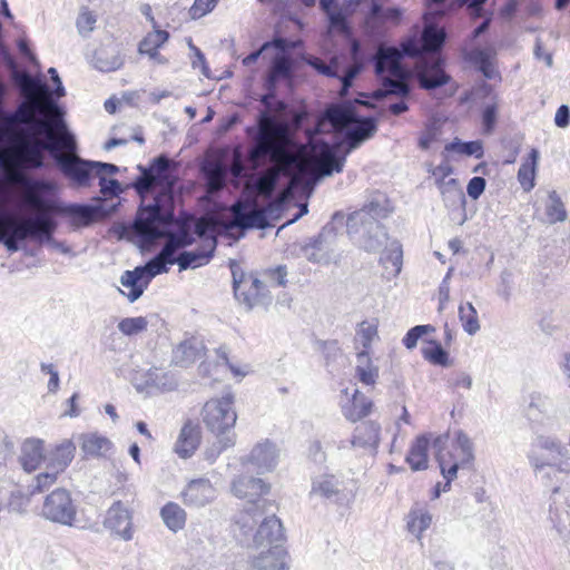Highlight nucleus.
I'll return each instance as SVG.
<instances>
[{"label":"nucleus","instance_id":"f257e3e1","mask_svg":"<svg viewBox=\"0 0 570 570\" xmlns=\"http://www.w3.org/2000/svg\"><path fill=\"white\" fill-rule=\"evenodd\" d=\"M267 91L259 100L264 109L257 115L255 125L246 130L252 140L248 157L256 166L265 159L274 161L296 185L313 188L321 178L341 173L346 156L376 131V121L371 117H358L351 104L331 106L325 116L344 132L342 145L346 150L340 155L337 147L313 137L308 140L307 155L306 145L293 137L286 117L287 104L275 100V89Z\"/></svg>","mask_w":570,"mask_h":570},{"label":"nucleus","instance_id":"f03ea898","mask_svg":"<svg viewBox=\"0 0 570 570\" xmlns=\"http://www.w3.org/2000/svg\"><path fill=\"white\" fill-rule=\"evenodd\" d=\"M428 12L424 14L425 26L421 38L410 37L401 43V48L380 45L373 57L375 72L382 81L377 97L394 95L407 97L411 91L409 80L411 71L402 63L404 57L417 58L415 71L421 88L432 90L450 81L443 70V59L436 55L445 41V32L434 21L446 14L445 0H426Z\"/></svg>","mask_w":570,"mask_h":570},{"label":"nucleus","instance_id":"7ed1b4c3","mask_svg":"<svg viewBox=\"0 0 570 570\" xmlns=\"http://www.w3.org/2000/svg\"><path fill=\"white\" fill-rule=\"evenodd\" d=\"M140 176L134 183V188L141 196L154 194L151 204L138 209L130 233L142 245H148L165 236L170 237L180 248L193 244L194 237L186 228L169 233L174 224V185L175 179L169 174V160L159 156L150 166H138Z\"/></svg>","mask_w":570,"mask_h":570},{"label":"nucleus","instance_id":"20e7f679","mask_svg":"<svg viewBox=\"0 0 570 570\" xmlns=\"http://www.w3.org/2000/svg\"><path fill=\"white\" fill-rule=\"evenodd\" d=\"M17 83L27 96L14 111L3 112L1 119L8 125H24L32 128L31 132L39 131L38 121L49 120L52 125L63 119V112L55 100H43L41 94L48 92L47 85L39 78L23 71L16 77Z\"/></svg>","mask_w":570,"mask_h":570},{"label":"nucleus","instance_id":"39448f33","mask_svg":"<svg viewBox=\"0 0 570 570\" xmlns=\"http://www.w3.org/2000/svg\"><path fill=\"white\" fill-rule=\"evenodd\" d=\"M389 213V204L383 195L373 197L361 209L351 213L346 220L351 240L366 252H379L387 240V233L380 220Z\"/></svg>","mask_w":570,"mask_h":570},{"label":"nucleus","instance_id":"423d86ee","mask_svg":"<svg viewBox=\"0 0 570 570\" xmlns=\"http://www.w3.org/2000/svg\"><path fill=\"white\" fill-rule=\"evenodd\" d=\"M264 508L245 509L236 520L237 537L250 548L267 549L284 540L283 525L274 514L264 515Z\"/></svg>","mask_w":570,"mask_h":570},{"label":"nucleus","instance_id":"0eeeda50","mask_svg":"<svg viewBox=\"0 0 570 570\" xmlns=\"http://www.w3.org/2000/svg\"><path fill=\"white\" fill-rule=\"evenodd\" d=\"M449 434H439L432 440V448L439 462L441 473L445 479L443 491H449L451 482L456 478L458 470L469 469L472 466L474 455V444L470 436L459 430L454 432V439L451 449L446 450Z\"/></svg>","mask_w":570,"mask_h":570},{"label":"nucleus","instance_id":"6e6552de","mask_svg":"<svg viewBox=\"0 0 570 570\" xmlns=\"http://www.w3.org/2000/svg\"><path fill=\"white\" fill-rule=\"evenodd\" d=\"M56 128L60 131L62 153L57 157V166L60 171L76 186L89 185L95 174V161L82 159L77 153V140L68 129L63 119L56 121Z\"/></svg>","mask_w":570,"mask_h":570},{"label":"nucleus","instance_id":"1a4fd4ad","mask_svg":"<svg viewBox=\"0 0 570 570\" xmlns=\"http://www.w3.org/2000/svg\"><path fill=\"white\" fill-rule=\"evenodd\" d=\"M27 202L48 212L47 214L49 215L56 214L68 218L69 225L73 229L89 226L98 216L97 208L87 204H66L48 200L33 194L27 196Z\"/></svg>","mask_w":570,"mask_h":570},{"label":"nucleus","instance_id":"9d476101","mask_svg":"<svg viewBox=\"0 0 570 570\" xmlns=\"http://www.w3.org/2000/svg\"><path fill=\"white\" fill-rule=\"evenodd\" d=\"M203 422L216 436L235 435L232 432L237 414L234 410V396L230 393L207 401L202 411Z\"/></svg>","mask_w":570,"mask_h":570},{"label":"nucleus","instance_id":"9b49d317","mask_svg":"<svg viewBox=\"0 0 570 570\" xmlns=\"http://www.w3.org/2000/svg\"><path fill=\"white\" fill-rule=\"evenodd\" d=\"M534 476L541 484L551 492L552 500L558 495L570 497V458L566 460H557L551 463H542L538 458L533 456Z\"/></svg>","mask_w":570,"mask_h":570},{"label":"nucleus","instance_id":"f8f14e48","mask_svg":"<svg viewBox=\"0 0 570 570\" xmlns=\"http://www.w3.org/2000/svg\"><path fill=\"white\" fill-rule=\"evenodd\" d=\"M287 199V195L279 196L268 203L264 208H250L237 203L233 206L230 227L245 230L249 228L264 229L268 226L269 218L278 217Z\"/></svg>","mask_w":570,"mask_h":570},{"label":"nucleus","instance_id":"ddd939ff","mask_svg":"<svg viewBox=\"0 0 570 570\" xmlns=\"http://www.w3.org/2000/svg\"><path fill=\"white\" fill-rule=\"evenodd\" d=\"M41 514L45 519L72 527L77 518V507L66 489H56L45 499Z\"/></svg>","mask_w":570,"mask_h":570},{"label":"nucleus","instance_id":"4468645a","mask_svg":"<svg viewBox=\"0 0 570 570\" xmlns=\"http://www.w3.org/2000/svg\"><path fill=\"white\" fill-rule=\"evenodd\" d=\"M57 227L58 223L52 215L41 214L23 220V232L20 236L22 242L31 239L38 243H48L62 254H69L71 252L69 246L53 239Z\"/></svg>","mask_w":570,"mask_h":570},{"label":"nucleus","instance_id":"2eb2a0df","mask_svg":"<svg viewBox=\"0 0 570 570\" xmlns=\"http://www.w3.org/2000/svg\"><path fill=\"white\" fill-rule=\"evenodd\" d=\"M132 383L138 392L146 394L169 392L175 390L178 384L170 371L160 367H150L139 376H135Z\"/></svg>","mask_w":570,"mask_h":570},{"label":"nucleus","instance_id":"dca6fc26","mask_svg":"<svg viewBox=\"0 0 570 570\" xmlns=\"http://www.w3.org/2000/svg\"><path fill=\"white\" fill-rule=\"evenodd\" d=\"M568 449L558 438L540 434L531 442L527 458L531 469L534 470L532 455L538 458L542 463H551L558 459L568 456Z\"/></svg>","mask_w":570,"mask_h":570},{"label":"nucleus","instance_id":"f3484780","mask_svg":"<svg viewBox=\"0 0 570 570\" xmlns=\"http://www.w3.org/2000/svg\"><path fill=\"white\" fill-rule=\"evenodd\" d=\"M230 490L235 497L248 500L247 509L255 510L265 507L266 501L261 497L268 493L269 485L259 478L238 475L233 480Z\"/></svg>","mask_w":570,"mask_h":570},{"label":"nucleus","instance_id":"a211bd4d","mask_svg":"<svg viewBox=\"0 0 570 570\" xmlns=\"http://www.w3.org/2000/svg\"><path fill=\"white\" fill-rule=\"evenodd\" d=\"M183 503L188 508L199 509L214 502L217 490L206 478L190 480L180 493Z\"/></svg>","mask_w":570,"mask_h":570},{"label":"nucleus","instance_id":"6ab92c4d","mask_svg":"<svg viewBox=\"0 0 570 570\" xmlns=\"http://www.w3.org/2000/svg\"><path fill=\"white\" fill-rule=\"evenodd\" d=\"M279 458V451L275 443L269 440H263L256 443L248 456L242 459V464H252L257 473H265L273 471Z\"/></svg>","mask_w":570,"mask_h":570},{"label":"nucleus","instance_id":"aec40b11","mask_svg":"<svg viewBox=\"0 0 570 570\" xmlns=\"http://www.w3.org/2000/svg\"><path fill=\"white\" fill-rule=\"evenodd\" d=\"M104 525L128 541L132 538V512L121 501H116L107 511Z\"/></svg>","mask_w":570,"mask_h":570},{"label":"nucleus","instance_id":"412c9836","mask_svg":"<svg viewBox=\"0 0 570 570\" xmlns=\"http://www.w3.org/2000/svg\"><path fill=\"white\" fill-rule=\"evenodd\" d=\"M334 237V228L324 227L315 239L303 247L304 257L311 263L330 264L333 259L330 245Z\"/></svg>","mask_w":570,"mask_h":570},{"label":"nucleus","instance_id":"4be33fe9","mask_svg":"<svg viewBox=\"0 0 570 570\" xmlns=\"http://www.w3.org/2000/svg\"><path fill=\"white\" fill-rule=\"evenodd\" d=\"M311 497H318L333 502H340L344 495V482L335 474L323 473L312 481Z\"/></svg>","mask_w":570,"mask_h":570},{"label":"nucleus","instance_id":"5701e85b","mask_svg":"<svg viewBox=\"0 0 570 570\" xmlns=\"http://www.w3.org/2000/svg\"><path fill=\"white\" fill-rule=\"evenodd\" d=\"M264 287V283L252 275H243L240 279H237L234 275L235 297L248 308L263 302L262 291Z\"/></svg>","mask_w":570,"mask_h":570},{"label":"nucleus","instance_id":"b1692460","mask_svg":"<svg viewBox=\"0 0 570 570\" xmlns=\"http://www.w3.org/2000/svg\"><path fill=\"white\" fill-rule=\"evenodd\" d=\"M200 428L197 423L188 420L179 431L174 445L175 453L181 459L194 455L200 443Z\"/></svg>","mask_w":570,"mask_h":570},{"label":"nucleus","instance_id":"393cba45","mask_svg":"<svg viewBox=\"0 0 570 570\" xmlns=\"http://www.w3.org/2000/svg\"><path fill=\"white\" fill-rule=\"evenodd\" d=\"M381 426L376 422L365 421L358 424L352 440L351 446L375 451L380 443Z\"/></svg>","mask_w":570,"mask_h":570},{"label":"nucleus","instance_id":"a878e982","mask_svg":"<svg viewBox=\"0 0 570 570\" xmlns=\"http://www.w3.org/2000/svg\"><path fill=\"white\" fill-rule=\"evenodd\" d=\"M92 65L102 72H111L118 70L124 65V57L119 47L115 43L101 46L98 48L92 58Z\"/></svg>","mask_w":570,"mask_h":570},{"label":"nucleus","instance_id":"bb28decb","mask_svg":"<svg viewBox=\"0 0 570 570\" xmlns=\"http://www.w3.org/2000/svg\"><path fill=\"white\" fill-rule=\"evenodd\" d=\"M433 517L425 504L415 503L405 517L406 530L417 540L431 527Z\"/></svg>","mask_w":570,"mask_h":570},{"label":"nucleus","instance_id":"cd10ccee","mask_svg":"<svg viewBox=\"0 0 570 570\" xmlns=\"http://www.w3.org/2000/svg\"><path fill=\"white\" fill-rule=\"evenodd\" d=\"M286 551L282 544H275L262 551L252 561L255 570H287Z\"/></svg>","mask_w":570,"mask_h":570},{"label":"nucleus","instance_id":"c85d7f7f","mask_svg":"<svg viewBox=\"0 0 570 570\" xmlns=\"http://www.w3.org/2000/svg\"><path fill=\"white\" fill-rule=\"evenodd\" d=\"M120 284L128 289V292H120L127 296L131 303L136 302L149 285L142 268L139 266L135 267L132 271H125L120 277Z\"/></svg>","mask_w":570,"mask_h":570},{"label":"nucleus","instance_id":"c756f323","mask_svg":"<svg viewBox=\"0 0 570 570\" xmlns=\"http://www.w3.org/2000/svg\"><path fill=\"white\" fill-rule=\"evenodd\" d=\"M204 352V344L196 337L187 338L179 343L173 351V362L181 367L193 364L200 358Z\"/></svg>","mask_w":570,"mask_h":570},{"label":"nucleus","instance_id":"7c9ffc66","mask_svg":"<svg viewBox=\"0 0 570 570\" xmlns=\"http://www.w3.org/2000/svg\"><path fill=\"white\" fill-rule=\"evenodd\" d=\"M431 434L419 435L412 443L406 455V462L411 470L423 471L429 466V448L431 443Z\"/></svg>","mask_w":570,"mask_h":570},{"label":"nucleus","instance_id":"2f4dec72","mask_svg":"<svg viewBox=\"0 0 570 570\" xmlns=\"http://www.w3.org/2000/svg\"><path fill=\"white\" fill-rule=\"evenodd\" d=\"M46 459L41 440L28 439L22 443L20 463L24 471L32 472L37 470Z\"/></svg>","mask_w":570,"mask_h":570},{"label":"nucleus","instance_id":"473e14b6","mask_svg":"<svg viewBox=\"0 0 570 570\" xmlns=\"http://www.w3.org/2000/svg\"><path fill=\"white\" fill-rule=\"evenodd\" d=\"M494 51L492 49L475 48L465 53V58L472 62L487 79H500L494 66Z\"/></svg>","mask_w":570,"mask_h":570},{"label":"nucleus","instance_id":"72a5a7b5","mask_svg":"<svg viewBox=\"0 0 570 570\" xmlns=\"http://www.w3.org/2000/svg\"><path fill=\"white\" fill-rule=\"evenodd\" d=\"M216 248V240L214 238L207 239L203 250H185L177 256V264L180 271L187 268H196L206 263L213 256Z\"/></svg>","mask_w":570,"mask_h":570},{"label":"nucleus","instance_id":"f704fd0d","mask_svg":"<svg viewBox=\"0 0 570 570\" xmlns=\"http://www.w3.org/2000/svg\"><path fill=\"white\" fill-rule=\"evenodd\" d=\"M23 220H12L0 215V243L11 252L19 250V243L22 242Z\"/></svg>","mask_w":570,"mask_h":570},{"label":"nucleus","instance_id":"c9c22d12","mask_svg":"<svg viewBox=\"0 0 570 570\" xmlns=\"http://www.w3.org/2000/svg\"><path fill=\"white\" fill-rule=\"evenodd\" d=\"M76 446L70 440H65L47 456V469L63 472L75 456Z\"/></svg>","mask_w":570,"mask_h":570},{"label":"nucleus","instance_id":"e433bc0d","mask_svg":"<svg viewBox=\"0 0 570 570\" xmlns=\"http://www.w3.org/2000/svg\"><path fill=\"white\" fill-rule=\"evenodd\" d=\"M293 77V60L286 55H278L274 58L265 87L267 90H274L276 83L282 80H291Z\"/></svg>","mask_w":570,"mask_h":570},{"label":"nucleus","instance_id":"4c0bfd02","mask_svg":"<svg viewBox=\"0 0 570 570\" xmlns=\"http://www.w3.org/2000/svg\"><path fill=\"white\" fill-rule=\"evenodd\" d=\"M361 46L357 41H353L351 46V56L353 62L347 63L346 57H341L344 63V75L342 76V88L340 90V95L342 97L346 96L348 89L351 88L353 80L362 70V61L360 58Z\"/></svg>","mask_w":570,"mask_h":570},{"label":"nucleus","instance_id":"58836bf2","mask_svg":"<svg viewBox=\"0 0 570 570\" xmlns=\"http://www.w3.org/2000/svg\"><path fill=\"white\" fill-rule=\"evenodd\" d=\"M553 410V401L539 392H533L529 395L525 413L529 420L541 422L544 417L549 416Z\"/></svg>","mask_w":570,"mask_h":570},{"label":"nucleus","instance_id":"ea45409f","mask_svg":"<svg viewBox=\"0 0 570 570\" xmlns=\"http://www.w3.org/2000/svg\"><path fill=\"white\" fill-rule=\"evenodd\" d=\"M169 33L165 30L156 29L149 32L139 43L138 51L147 55L149 58L160 63L166 62L164 57L158 53V49L168 40Z\"/></svg>","mask_w":570,"mask_h":570},{"label":"nucleus","instance_id":"a19ab883","mask_svg":"<svg viewBox=\"0 0 570 570\" xmlns=\"http://www.w3.org/2000/svg\"><path fill=\"white\" fill-rule=\"evenodd\" d=\"M355 376L366 386H373L376 383L379 368L373 364L366 351L357 353Z\"/></svg>","mask_w":570,"mask_h":570},{"label":"nucleus","instance_id":"79ce46f5","mask_svg":"<svg viewBox=\"0 0 570 570\" xmlns=\"http://www.w3.org/2000/svg\"><path fill=\"white\" fill-rule=\"evenodd\" d=\"M79 444L86 455L99 456L109 451L111 442L98 433H86L79 436Z\"/></svg>","mask_w":570,"mask_h":570},{"label":"nucleus","instance_id":"37998d69","mask_svg":"<svg viewBox=\"0 0 570 570\" xmlns=\"http://www.w3.org/2000/svg\"><path fill=\"white\" fill-rule=\"evenodd\" d=\"M372 406V401L356 390L351 403L343 407V414L348 421L356 422L368 415Z\"/></svg>","mask_w":570,"mask_h":570},{"label":"nucleus","instance_id":"c03bdc74","mask_svg":"<svg viewBox=\"0 0 570 570\" xmlns=\"http://www.w3.org/2000/svg\"><path fill=\"white\" fill-rule=\"evenodd\" d=\"M538 160L539 151L531 149L529 157L521 164L518 170V180L525 191H530L534 187Z\"/></svg>","mask_w":570,"mask_h":570},{"label":"nucleus","instance_id":"a18cd8bd","mask_svg":"<svg viewBox=\"0 0 570 570\" xmlns=\"http://www.w3.org/2000/svg\"><path fill=\"white\" fill-rule=\"evenodd\" d=\"M160 517L166 527L174 532L183 529L186 523L185 510L175 502L165 504L160 510Z\"/></svg>","mask_w":570,"mask_h":570},{"label":"nucleus","instance_id":"49530a36","mask_svg":"<svg viewBox=\"0 0 570 570\" xmlns=\"http://www.w3.org/2000/svg\"><path fill=\"white\" fill-rule=\"evenodd\" d=\"M403 252L397 243H392L390 248L381 256L380 262L383 267L393 277L397 276L402 269Z\"/></svg>","mask_w":570,"mask_h":570},{"label":"nucleus","instance_id":"de8ad7c7","mask_svg":"<svg viewBox=\"0 0 570 570\" xmlns=\"http://www.w3.org/2000/svg\"><path fill=\"white\" fill-rule=\"evenodd\" d=\"M549 518L562 540H568L570 537V513L568 511H561L556 505V500L550 505Z\"/></svg>","mask_w":570,"mask_h":570},{"label":"nucleus","instance_id":"09e8293b","mask_svg":"<svg viewBox=\"0 0 570 570\" xmlns=\"http://www.w3.org/2000/svg\"><path fill=\"white\" fill-rule=\"evenodd\" d=\"M438 187L446 205L464 203V194L459 185V181L455 178H450L448 180H439Z\"/></svg>","mask_w":570,"mask_h":570},{"label":"nucleus","instance_id":"8fccbe9b","mask_svg":"<svg viewBox=\"0 0 570 570\" xmlns=\"http://www.w3.org/2000/svg\"><path fill=\"white\" fill-rule=\"evenodd\" d=\"M546 216L549 224H556L567 219L564 205L554 190L549 193V199L546 205Z\"/></svg>","mask_w":570,"mask_h":570},{"label":"nucleus","instance_id":"3c124183","mask_svg":"<svg viewBox=\"0 0 570 570\" xmlns=\"http://www.w3.org/2000/svg\"><path fill=\"white\" fill-rule=\"evenodd\" d=\"M309 65L320 73L330 77H337L342 81V76L344 75V63L341 57H333L330 63H326L318 58H313L309 60Z\"/></svg>","mask_w":570,"mask_h":570},{"label":"nucleus","instance_id":"603ef678","mask_svg":"<svg viewBox=\"0 0 570 570\" xmlns=\"http://www.w3.org/2000/svg\"><path fill=\"white\" fill-rule=\"evenodd\" d=\"M422 355L433 365H449V353L442 347V344L435 340L429 341V346L422 348Z\"/></svg>","mask_w":570,"mask_h":570},{"label":"nucleus","instance_id":"864d4df0","mask_svg":"<svg viewBox=\"0 0 570 570\" xmlns=\"http://www.w3.org/2000/svg\"><path fill=\"white\" fill-rule=\"evenodd\" d=\"M459 318L462 323L463 330L468 334L474 335L480 330L478 312L475 307L472 305V303L460 305Z\"/></svg>","mask_w":570,"mask_h":570},{"label":"nucleus","instance_id":"5fc2aeb1","mask_svg":"<svg viewBox=\"0 0 570 570\" xmlns=\"http://www.w3.org/2000/svg\"><path fill=\"white\" fill-rule=\"evenodd\" d=\"M217 440L209 445L205 452V460L213 463L222 454L223 451L234 446L235 435L216 436Z\"/></svg>","mask_w":570,"mask_h":570},{"label":"nucleus","instance_id":"6e6d98bb","mask_svg":"<svg viewBox=\"0 0 570 570\" xmlns=\"http://www.w3.org/2000/svg\"><path fill=\"white\" fill-rule=\"evenodd\" d=\"M148 326V322L142 316L126 317L118 323V330L127 336L136 335L144 332Z\"/></svg>","mask_w":570,"mask_h":570},{"label":"nucleus","instance_id":"4d7b16f0","mask_svg":"<svg viewBox=\"0 0 570 570\" xmlns=\"http://www.w3.org/2000/svg\"><path fill=\"white\" fill-rule=\"evenodd\" d=\"M446 150H453L458 151L460 154L466 155V156H475L476 158L482 157L483 155V148L480 141H468L463 142L459 139L448 144L445 146Z\"/></svg>","mask_w":570,"mask_h":570},{"label":"nucleus","instance_id":"13d9d810","mask_svg":"<svg viewBox=\"0 0 570 570\" xmlns=\"http://www.w3.org/2000/svg\"><path fill=\"white\" fill-rule=\"evenodd\" d=\"M167 265H170L169 262L161 257L159 254H157L155 257L149 259L144 266L139 267L142 268L145 277L147 278L148 283H150V281L155 276L166 273L168 271Z\"/></svg>","mask_w":570,"mask_h":570},{"label":"nucleus","instance_id":"bf43d9fd","mask_svg":"<svg viewBox=\"0 0 570 570\" xmlns=\"http://www.w3.org/2000/svg\"><path fill=\"white\" fill-rule=\"evenodd\" d=\"M277 180L276 173L264 174L256 179L255 188L261 196L269 198L276 189Z\"/></svg>","mask_w":570,"mask_h":570},{"label":"nucleus","instance_id":"052dcab7","mask_svg":"<svg viewBox=\"0 0 570 570\" xmlns=\"http://www.w3.org/2000/svg\"><path fill=\"white\" fill-rule=\"evenodd\" d=\"M499 109V99L497 96H493L491 98V102H488L484 106L483 112H482V125L483 130L487 134L492 132L495 122H497V115Z\"/></svg>","mask_w":570,"mask_h":570},{"label":"nucleus","instance_id":"680f3d73","mask_svg":"<svg viewBox=\"0 0 570 570\" xmlns=\"http://www.w3.org/2000/svg\"><path fill=\"white\" fill-rule=\"evenodd\" d=\"M435 328L432 325H416L412 327L403 337V344L406 348L413 350L417 341L425 334L434 332Z\"/></svg>","mask_w":570,"mask_h":570},{"label":"nucleus","instance_id":"e2e57ef3","mask_svg":"<svg viewBox=\"0 0 570 570\" xmlns=\"http://www.w3.org/2000/svg\"><path fill=\"white\" fill-rule=\"evenodd\" d=\"M97 22L96 16L88 9H82L77 18V29L81 36H88Z\"/></svg>","mask_w":570,"mask_h":570},{"label":"nucleus","instance_id":"0e129e2a","mask_svg":"<svg viewBox=\"0 0 570 570\" xmlns=\"http://www.w3.org/2000/svg\"><path fill=\"white\" fill-rule=\"evenodd\" d=\"M377 334L375 325L368 322H362L356 331V341L364 347H370L372 341Z\"/></svg>","mask_w":570,"mask_h":570},{"label":"nucleus","instance_id":"69168bd1","mask_svg":"<svg viewBox=\"0 0 570 570\" xmlns=\"http://www.w3.org/2000/svg\"><path fill=\"white\" fill-rule=\"evenodd\" d=\"M60 472L56 470H49L45 473H40L36 476V484L32 493H40L48 490L52 484L56 483L58 474Z\"/></svg>","mask_w":570,"mask_h":570},{"label":"nucleus","instance_id":"338daca9","mask_svg":"<svg viewBox=\"0 0 570 570\" xmlns=\"http://www.w3.org/2000/svg\"><path fill=\"white\" fill-rule=\"evenodd\" d=\"M216 4L217 0H195L189 9V16L194 20L200 19L213 11Z\"/></svg>","mask_w":570,"mask_h":570},{"label":"nucleus","instance_id":"774afa93","mask_svg":"<svg viewBox=\"0 0 570 570\" xmlns=\"http://www.w3.org/2000/svg\"><path fill=\"white\" fill-rule=\"evenodd\" d=\"M325 13L327 14L331 30H336L342 33L347 31L346 17L342 10L335 9Z\"/></svg>","mask_w":570,"mask_h":570}]
</instances>
